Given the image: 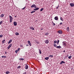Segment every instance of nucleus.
I'll return each instance as SVG.
<instances>
[{
  "label": "nucleus",
  "instance_id": "603ef678",
  "mask_svg": "<svg viewBox=\"0 0 74 74\" xmlns=\"http://www.w3.org/2000/svg\"><path fill=\"white\" fill-rule=\"evenodd\" d=\"M51 23H52L53 24L54 23H53V21H52L51 22Z\"/></svg>",
  "mask_w": 74,
  "mask_h": 74
},
{
  "label": "nucleus",
  "instance_id": "f03ea898",
  "mask_svg": "<svg viewBox=\"0 0 74 74\" xmlns=\"http://www.w3.org/2000/svg\"><path fill=\"white\" fill-rule=\"evenodd\" d=\"M9 18H10V23H11L12 22V20H13V18L11 16L9 15Z\"/></svg>",
  "mask_w": 74,
  "mask_h": 74
},
{
  "label": "nucleus",
  "instance_id": "5701e85b",
  "mask_svg": "<svg viewBox=\"0 0 74 74\" xmlns=\"http://www.w3.org/2000/svg\"><path fill=\"white\" fill-rule=\"evenodd\" d=\"M66 30H67V31L69 32V27H67L66 29Z\"/></svg>",
  "mask_w": 74,
  "mask_h": 74
},
{
  "label": "nucleus",
  "instance_id": "864d4df0",
  "mask_svg": "<svg viewBox=\"0 0 74 74\" xmlns=\"http://www.w3.org/2000/svg\"><path fill=\"white\" fill-rule=\"evenodd\" d=\"M60 26L59 25H58V26Z\"/></svg>",
  "mask_w": 74,
  "mask_h": 74
},
{
  "label": "nucleus",
  "instance_id": "6ab92c4d",
  "mask_svg": "<svg viewBox=\"0 0 74 74\" xmlns=\"http://www.w3.org/2000/svg\"><path fill=\"white\" fill-rule=\"evenodd\" d=\"M5 73L6 74H9V73H10V72L8 71L5 72Z\"/></svg>",
  "mask_w": 74,
  "mask_h": 74
},
{
  "label": "nucleus",
  "instance_id": "9b49d317",
  "mask_svg": "<svg viewBox=\"0 0 74 74\" xmlns=\"http://www.w3.org/2000/svg\"><path fill=\"white\" fill-rule=\"evenodd\" d=\"M54 19L55 20H56V21H58V16H56L54 18Z\"/></svg>",
  "mask_w": 74,
  "mask_h": 74
},
{
  "label": "nucleus",
  "instance_id": "e433bc0d",
  "mask_svg": "<svg viewBox=\"0 0 74 74\" xmlns=\"http://www.w3.org/2000/svg\"><path fill=\"white\" fill-rule=\"evenodd\" d=\"M71 56H70L68 57L69 59H71Z\"/></svg>",
  "mask_w": 74,
  "mask_h": 74
},
{
  "label": "nucleus",
  "instance_id": "473e14b6",
  "mask_svg": "<svg viewBox=\"0 0 74 74\" xmlns=\"http://www.w3.org/2000/svg\"><path fill=\"white\" fill-rule=\"evenodd\" d=\"M2 23H3V21H0V25H1V24H2Z\"/></svg>",
  "mask_w": 74,
  "mask_h": 74
},
{
  "label": "nucleus",
  "instance_id": "72a5a7b5",
  "mask_svg": "<svg viewBox=\"0 0 74 74\" xmlns=\"http://www.w3.org/2000/svg\"><path fill=\"white\" fill-rule=\"evenodd\" d=\"M49 57H51V58H52V57H53V55H50L49 56Z\"/></svg>",
  "mask_w": 74,
  "mask_h": 74
},
{
  "label": "nucleus",
  "instance_id": "423d86ee",
  "mask_svg": "<svg viewBox=\"0 0 74 74\" xmlns=\"http://www.w3.org/2000/svg\"><path fill=\"white\" fill-rule=\"evenodd\" d=\"M45 42L46 44H48L49 42V40L48 39L46 40L45 41Z\"/></svg>",
  "mask_w": 74,
  "mask_h": 74
},
{
  "label": "nucleus",
  "instance_id": "f8f14e48",
  "mask_svg": "<svg viewBox=\"0 0 74 74\" xmlns=\"http://www.w3.org/2000/svg\"><path fill=\"white\" fill-rule=\"evenodd\" d=\"M12 41V39L10 40L8 42V44H10V43H11V42Z\"/></svg>",
  "mask_w": 74,
  "mask_h": 74
},
{
  "label": "nucleus",
  "instance_id": "393cba45",
  "mask_svg": "<svg viewBox=\"0 0 74 74\" xmlns=\"http://www.w3.org/2000/svg\"><path fill=\"white\" fill-rule=\"evenodd\" d=\"M57 46V45H56V44L55 43H54V47H56Z\"/></svg>",
  "mask_w": 74,
  "mask_h": 74
},
{
  "label": "nucleus",
  "instance_id": "ea45409f",
  "mask_svg": "<svg viewBox=\"0 0 74 74\" xmlns=\"http://www.w3.org/2000/svg\"><path fill=\"white\" fill-rule=\"evenodd\" d=\"M57 7L56 8H57V9H58V8H59V5H58V6H57Z\"/></svg>",
  "mask_w": 74,
  "mask_h": 74
},
{
  "label": "nucleus",
  "instance_id": "f3484780",
  "mask_svg": "<svg viewBox=\"0 0 74 74\" xmlns=\"http://www.w3.org/2000/svg\"><path fill=\"white\" fill-rule=\"evenodd\" d=\"M57 48H62V47L60 46H57L56 47Z\"/></svg>",
  "mask_w": 74,
  "mask_h": 74
},
{
  "label": "nucleus",
  "instance_id": "5fc2aeb1",
  "mask_svg": "<svg viewBox=\"0 0 74 74\" xmlns=\"http://www.w3.org/2000/svg\"><path fill=\"white\" fill-rule=\"evenodd\" d=\"M14 17H16V16H14Z\"/></svg>",
  "mask_w": 74,
  "mask_h": 74
},
{
  "label": "nucleus",
  "instance_id": "c756f323",
  "mask_svg": "<svg viewBox=\"0 0 74 74\" xmlns=\"http://www.w3.org/2000/svg\"><path fill=\"white\" fill-rule=\"evenodd\" d=\"M43 10H44V8H42L40 9V11H41H41H42Z\"/></svg>",
  "mask_w": 74,
  "mask_h": 74
},
{
  "label": "nucleus",
  "instance_id": "8fccbe9b",
  "mask_svg": "<svg viewBox=\"0 0 74 74\" xmlns=\"http://www.w3.org/2000/svg\"><path fill=\"white\" fill-rule=\"evenodd\" d=\"M26 46H27H27H29V45H26Z\"/></svg>",
  "mask_w": 74,
  "mask_h": 74
},
{
  "label": "nucleus",
  "instance_id": "f704fd0d",
  "mask_svg": "<svg viewBox=\"0 0 74 74\" xmlns=\"http://www.w3.org/2000/svg\"><path fill=\"white\" fill-rule=\"evenodd\" d=\"M54 43H57V41L56 40H54Z\"/></svg>",
  "mask_w": 74,
  "mask_h": 74
},
{
  "label": "nucleus",
  "instance_id": "2eb2a0df",
  "mask_svg": "<svg viewBox=\"0 0 74 74\" xmlns=\"http://www.w3.org/2000/svg\"><path fill=\"white\" fill-rule=\"evenodd\" d=\"M28 69V65H27V64H25V69Z\"/></svg>",
  "mask_w": 74,
  "mask_h": 74
},
{
  "label": "nucleus",
  "instance_id": "a211bd4d",
  "mask_svg": "<svg viewBox=\"0 0 74 74\" xmlns=\"http://www.w3.org/2000/svg\"><path fill=\"white\" fill-rule=\"evenodd\" d=\"M15 34L16 36H18V35H19V33H18V32H16L15 33Z\"/></svg>",
  "mask_w": 74,
  "mask_h": 74
},
{
  "label": "nucleus",
  "instance_id": "1a4fd4ad",
  "mask_svg": "<svg viewBox=\"0 0 74 74\" xmlns=\"http://www.w3.org/2000/svg\"><path fill=\"white\" fill-rule=\"evenodd\" d=\"M14 26H16V25H17V23H16V22L15 21H14Z\"/></svg>",
  "mask_w": 74,
  "mask_h": 74
},
{
  "label": "nucleus",
  "instance_id": "aec40b11",
  "mask_svg": "<svg viewBox=\"0 0 74 74\" xmlns=\"http://www.w3.org/2000/svg\"><path fill=\"white\" fill-rule=\"evenodd\" d=\"M20 60H24V59L22 58H21L19 59Z\"/></svg>",
  "mask_w": 74,
  "mask_h": 74
},
{
  "label": "nucleus",
  "instance_id": "9d476101",
  "mask_svg": "<svg viewBox=\"0 0 74 74\" xmlns=\"http://www.w3.org/2000/svg\"><path fill=\"white\" fill-rule=\"evenodd\" d=\"M39 10V8H36L35 9H34V10L35 11H37V10Z\"/></svg>",
  "mask_w": 74,
  "mask_h": 74
},
{
  "label": "nucleus",
  "instance_id": "6e6552de",
  "mask_svg": "<svg viewBox=\"0 0 74 74\" xmlns=\"http://www.w3.org/2000/svg\"><path fill=\"white\" fill-rule=\"evenodd\" d=\"M70 5L71 7H73L74 6V4L73 3H70Z\"/></svg>",
  "mask_w": 74,
  "mask_h": 74
},
{
  "label": "nucleus",
  "instance_id": "2f4dec72",
  "mask_svg": "<svg viewBox=\"0 0 74 74\" xmlns=\"http://www.w3.org/2000/svg\"><path fill=\"white\" fill-rule=\"evenodd\" d=\"M21 66H18L17 68V69H21Z\"/></svg>",
  "mask_w": 74,
  "mask_h": 74
},
{
  "label": "nucleus",
  "instance_id": "412c9836",
  "mask_svg": "<svg viewBox=\"0 0 74 74\" xmlns=\"http://www.w3.org/2000/svg\"><path fill=\"white\" fill-rule=\"evenodd\" d=\"M5 41V39L3 40L2 41L3 44H4V43H5V42H4V41Z\"/></svg>",
  "mask_w": 74,
  "mask_h": 74
},
{
  "label": "nucleus",
  "instance_id": "c9c22d12",
  "mask_svg": "<svg viewBox=\"0 0 74 74\" xmlns=\"http://www.w3.org/2000/svg\"><path fill=\"white\" fill-rule=\"evenodd\" d=\"M59 40H58L57 41V44H59Z\"/></svg>",
  "mask_w": 74,
  "mask_h": 74
},
{
  "label": "nucleus",
  "instance_id": "c85d7f7f",
  "mask_svg": "<svg viewBox=\"0 0 74 74\" xmlns=\"http://www.w3.org/2000/svg\"><path fill=\"white\" fill-rule=\"evenodd\" d=\"M45 59L47 60H48V59H49V57H46L45 58Z\"/></svg>",
  "mask_w": 74,
  "mask_h": 74
},
{
  "label": "nucleus",
  "instance_id": "37998d69",
  "mask_svg": "<svg viewBox=\"0 0 74 74\" xmlns=\"http://www.w3.org/2000/svg\"><path fill=\"white\" fill-rule=\"evenodd\" d=\"M68 56H69V55H67L66 57V58H67V57H68Z\"/></svg>",
  "mask_w": 74,
  "mask_h": 74
},
{
  "label": "nucleus",
  "instance_id": "4468645a",
  "mask_svg": "<svg viewBox=\"0 0 74 74\" xmlns=\"http://www.w3.org/2000/svg\"><path fill=\"white\" fill-rule=\"evenodd\" d=\"M63 63H65V62H64L62 61L60 63V64H63Z\"/></svg>",
  "mask_w": 74,
  "mask_h": 74
},
{
  "label": "nucleus",
  "instance_id": "49530a36",
  "mask_svg": "<svg viewBox=\"0 0 74 74\" xmlns=\"http://www.w3.org/2000/svg\"><path fill=\"white\" fill-rule=\"evenodd\" d=\"M36 43L37 44H39L40 43V42H37Z\"/></svg>",
  "mask_w": 74,
  "mask_h": 74
},
{
  "label": "nucleus",
  "instance_id": "09e8293b",
  "mask_svg": "<svg viewBox=\"0 0 74 74\" xmlns=\"http://www.w3.org/2000/svg\"><path fill=\"white\" fill-rule=\"evenodd\" d=\"M5 54H7V52L6 51H5Z\"/></svg>",
  "mask_w": 74,
  "mask_h": 74
},
{
  "label": "nucleus",
  "instance_id": "58836bf2",
  "mask_svg": "<svg viewBox=\"0 0 74 74\" xmlns=\"http://www.w3.org/2000/svg\"><path fill=\"white\" fill-rule=\"evenodd\" d=\"M20 50V48H18V49L17 50V51H18H18H19Z\"/></svg>",
  "mask_w": 74,
  "mask_h": 74
},
{
  "label": "nucleus",
  "instance_id": "a19ab883",
  "mask_svg": "<svg viewBox=\"0 0 74 74\" xmlns=\"http://www.w3.org/2000/svg\"><path fill=\"white\" fill-rule=\"evenodd\" d=\"M18 51H17V50H16V51H15V52L16 53H18Z\"/></svg>",
  "mask_w": 74,
  "mask_h": 74
},
{
  "label": "nucleus",
  "instance_id": "cd10ccee",
  "mask_svg": "<svg viewBox=\"0 0 74 74\" xmlns=\"http://www.w3.org/2000/svg\"><path fill=\"white\" fill-rule=\"evenodd\" d=\"M39 53H40V54H41V50H40V49H39Z\"/></svg>",
  "mask_w": 74,
  "mask_h": 74
},
{
  "label": "nucleus",
  "instance_id": "6e6d98bb",
  "mask_svg": "<svg viewBox=\"0 0 74 74\" xmlns=\"http://www.w3.org/2000/svg\"><path fill=\"white\" fill-rule=\"evenodd\" d=\"M20 47H21V46H22V45H20Z\"/></svg>",
  "mask_w": 74,
  "mask_h": 74
},
{
  "label": "nucleus",
  "instance_id": "a18cd8bd",
  "mask_svg": "<svg viewBox=\"0 0 74 74\" xmlns=\"http://www.w3.org/2000/svg\"><path fill=\"white\" fill-rule=\"evenodd\" d=\"M23 74H26V72H25L24 73H23Z\"/></svg>",
  "mask_w": 74,
  "mask_h": 74
},
{
  "label": "nucleus",
  "instance_id": "39448f33",
  "mask_svg": "<svg viewBox=\"0 0 74 74\" xmlns=\"http://www.w3.org/2000/svg\"><path fill=\"white\" fill-rule=\"evenodd\" d=\"M12 46V44L11 43L8 46V49H9Z\"/></svg>",
  "mask_w": 74,
  "mask_h": 74
},
{
  "label": "nucleus",
  "instance_id": "a878e982",
  "mask_svg": "<svg viewBox=\"0 0 74 74\" xmlns=\"http://www.w3.org/2000/svg\"><path fill=\"white\" fill-rule=\"evenodd\" d=\"M60 20H61V21H63V18H62V17H60Z\"/></svg>",
  "mask_w": 74,
  "mask_h": 74
},
{
  "label": "nucleus",
  "instance_id": "dca6fc26",
  "mask_svg": "<svg viewBox=\"0 0 74 74\" xmlns=\"http://www.w3.org/2000/svg\"><path fill=\"white\" fill-rule=\"evenodd\" d=\"M30 29H31V30H34V28H33V27H30Z\"/></svg>",
  "mask_w": 74,
  "mask_h": 74
},
{
  "label": "nucleus",
  "instance_id": "7ed1b4c3",
  "mask_svg": "<svg viewBox=\"0 0 74 74\" xmlns=\"http://www.w3.org/2000/svg\"><path fill=\"white\" fill-rule=\"evenodd\" d=\"M31 8H34H34H36L37 7H36V5L35 4H33L31 5Z\"/></svg>",
  "mask_w": 74,
  "mask_h": 74
},
{
  "label": "nucleus",
  "instance_id": "3c124183",
  "mask_svg": "<svg viewBox=\"0 0 74 74\" xmlns=\"http://www.w3.org/2000/svg\"><path fill=\"white\" fill-rule=\"evenodd\" d=\"M41 30H43V28H41Z\"/></svg>",
  "mask_w": 74,
  "mask_h": 74
},
{
  "label": "nucleus",
  "instance_id": "f257e3e1",
  "mask_svg": "<svg viewBox=\"0 0 74 74\" xmlns=\"http://www.w3.org/2000/svg\"><path fill=\"white\" fill-rule=\"evenodd\" d=\"M63 45H62L63 46H64V47H66L67 45V42H66V41H63L62 42Z\"/></svg>",
  "mask_w": 74,
  "mask_h": 74
},
{
  "label": "nucleus",
  "instance_id": "ddd939ff",
  "mask_svg": "<svg viewBox=\"0 0 74 74\" xmlns=\"http://www.w3.org/2000/svg\"><path fill=\"white\" fill-rule=\"evenodd\" d=\"M4 15L3 14H2L0 16V17L1 18H3V17H4Z\"/></svg>",
  "mask_w": 74,
  "mask_h": 74
},
{
  "label": "nucleus",
  "instance_id": "20e7f679",
  "mask_svg": "<svg viewBox=\"0 0 74 74\" xmlns=\"http://www.w3.org/2000/svg\"><path fill=\"white\" fill-rule=\"evenodd\" d=\"M58 33H59V34H62V33H63V32H62V31L61 30H60L58 31Z\"/></svg>",
  "mask_w": 74,
  "mask_h": 74
},
{
  "label": "nucleus",
  "instance_id": "b1692460",
  "mask_svg": "<svg viewBox=\"0 0 74 74\" xmlns=\"http://www.w3.org/2000/svg\"><path fill=\"white\" fill-rule=\"evenodd\" d=\"M36 12L35 11L33 10L32 12H31V14H33V13H34V12Z\"/></svg>",
  "mask_w": 74,
  "mask_h": 74
},
{
  "label": "nucleus",
  "instance_id": "4c0bfd02",
  "mask_svg": "<svg viewBox=\"0 0 74 74\" xmlns=\"http://www.w3.org/2000/svg\"><path fill=\"white\" fill-rule=\"evenodd\" d=\"M26 8V7H25L22 9V10H25Z\"/></svg>",
  "mask_w": 74,
  "mask_h": 74
},
{
  "label": "nucleus",
  "instance_id": "4be33fe9",
  "mask_svg": "<svg viewBox=\"0 0 74 74\" xmlns=\"http://www.w3.org/2000/svg\"><path fill=\"white\" fill-rule=\"evenodd\" d=\"M1 58H7V57L5 56H1Z\"/></svg>",
  "mask_w": 74,
  "mask_h": 74
},
{
  "label": "nucleus",
  "instance_id": "de8ad7c7",
  "mask_svg": "<svg viewBox=\"0 0 74 74\" xmlns=\"http://www.w3.org/2000/svg\"><path fill=\"white\" fill-rule=\"evenodd\" d=\"M63 52H65V50H64V51H63Z\"/></svg>",
  "mask_w": 74,
  "mask_h": 74
},
{
  "label": "nucleus",
  "instance_id": "7c9ffc66",
  "mask_svg": "<svg viewBox=\"0 0 74 74\" xmlns=\"http://www.w3.org/2000/svg\"><path fill=\"white\" fill-rule=\"evenodd\" d=\"M3 35H0V38H1V37H3Z\"/></svg>",
  "mask_w": 74,
  "mask_h": 74
},
{
  "label": "nucleus",
  "instance_id": "c03bdc74",
  "mask_svg": "<svg viewBox=\"0 0 74 74\" xmlns=\"http://www.w3.org/2000/svg\"><path fill=\"white\" fill-rule=\"evenodd\" d=\"M53 26H55V25H56V24L54 23L53 24Z\"/></svg>",
  "mask_w": 74,
  "mask_h": 74
},
{
  "label": "nucleus",
  "instance_id": "0eeeda50",
  "mask_svg": "<svg viewBox=\"0 0 74 74\" xmlns=\"http://www.w3.org/2000/svg\"><path fill=\"white\" fill-rule=\"evenodd\" d=\"M28 43L29 44L30 46H31L32 45V44H31V43L30 42V41L28 40L27 41Z\"/></svg>",
  "mask_w": 74,
  "mask_h": 74
},
{
  "label": "nucleus",
  "instance_id": "bb28decb",
  "mask_svg": "<svg viewBox=\"0 0 74 74\" xmlns=\"http://www.w3.org/2000/svg\"><path fill=\"white\" fill-rule=\"evenodd\" d=\"M48 34H49V33H46L45 34V35H46V36H48Z\"/></svg>",
  "mask_w": 74,
  "mask_h": 74
},
{
  "label": "nucleus",
  "instance_id": "79ce46f5",
  "mask_svg": "<svg viewBox=\"0 0 74 74\" xmlns=\"http://www.w3.org/2000/svg\"><path fill=\"white\" fill-rule=\"evenodd\" d=\"M62 24H63V23L62 22H61L60 23V25H62Z\"/></svg>",
  "mask_w": 74,
  "mask_h": 74
}]
</instances>
